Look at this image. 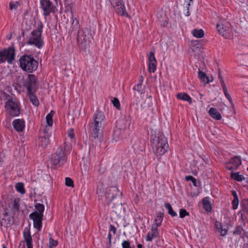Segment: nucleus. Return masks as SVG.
<instances>
[{
  "mask_svg": "<svg viewBox=\"0 0 248 248\" xmlns=\"http://www.w3.org/2000/svg\"><path fill=\"white\" fill-rule=\"evenodd\" d=\"M151 142L154 153L156 155H162L169 148L167 139L163 134L154 128H151Z\"/></svg>",
  "mask_w": 248,
  "mask_h": 248,
  "instance_id": "obj_1",
  "label": "nucleus"
},
{
  "mask_svg": "<svg viewBox=\"0 0 248 248\" xmlns=\"http://www.w3.org/2000/svg\"><path fill=\"white\" fill-rule=\"evenodd\" d=\"M70 151L71 146L66 143L63 146H59L55 153L51 155V164L58 166L63 165L66 162L68 155L70 153Z\"/></svg>",
  "mask_w": 248,
  "mask_h": 248,
  "instance_id": "obj_2",
  "label": "nucleus"
},
{
  "mask_svg": "<svg viewBox=\"0 0 248 248\" xmlns=\"http://www.w3.org/2000/svg\"><path fill=\"white\" fill-rule=\"evenodd\" d=\"M21 68L24 71L32 73L38 67V62L31 55H24L19 59Z\"/></svg>",
  "mask_w": 248,
  "mask_h": 248,
  "instance_id": "obj_3",
  "label": "nucleus"
},
{
  "mask_svg": "<svg viewBox=\"0 0 248 248\" xmlns=\"http://www.w3.org/2000/svg\"><path fill=\"white\" fill-rule=\"evenodd\" d=\"M37 29L33 30L29 39L28 44L33 45L38 48L42 47L44 42L41 37L43 25L41 22L38 21L36 22Z\"/></svg>",
  "mask_w": 248,
  "mask_h": 248,
  "instance_id": "obj_4",
  "label": "nucleus"
},
{
  "mask_svg": "<svg viewBox=\"0 0 248 248\" xmlns=\"http://www.w3.org/2000/svg\"><path fill=\"white\" fill-rule=\"evenodd\" d=\"M35 208L36 210L30 214L29 217L33 221L34 227L38 231H40L42 227V219L45 206L44 204L38 203L35 205Z\"/></svg>",
  "mask_w": 248,
  "mask_h": 248,
  "instance_id": "obj_5",
  "label": "nucleus"
},
{
  "mask_svg": "<svg viewBox=\"0 0 248 248\" xmlns=\"http://www.w3.org/2000/svg\"><path fill=\"white\" fill-rule=\"evenodd\" d=\"M216 28L219 34L225 38H230L233 34L232 27L230 23L226 20L219 21Z\"/></svg>",
  "mask_w": 248,
  "mask_h": 248,
  "instance_id": "obj_6",
  "label": "nucleus"
},
{
  "mask_svg": "<svg viewBox=\"0 0 248 248\" xmlns=\"http://www.w3.org/2000/svg\"><path fill=\"white\" fill-rule=\"evenodd\" d=\"M7 101L5 105L7 111L12 116H16L20 113L19 103L15 99H12L10 96L7 97Z\"/></svg>",
  "mask_w": 248,
  "mask_h": 248,
  "instance_id": "obj_7",
  "label": "nucleus"
},
{
  "mask_svg": "<svg viewBox=\"0 0 248 248\" xmlns=\"http://www.w3.org/2000/svg\"><path fill=\"white\" fill-rule=\"evenodd\" d=\"M15 58V49L13 47H10L0 51V63L7 61L8 63L12 64Z\"/></svg>",
  "mask_w": 248,
  "mask_h": 248,
  "instance_id": "obj_8",
  "label": "nucleus"
},
{
  "mask_svg": "<svg viewBox=\"0 0 248 248\" xmlns=\"http://www.w3.org/2000/svg\"><path fill=\"white\" fill-rule=\"evenodd\" d=\"M111 5L115 8L117 13L121 16H128V15L122 0H109Z\"/></svg>",
  "mask_w": 248,
  "mask_h": 248,
  "instance_id": "obj_9",
  "label": "nucleus"
},
{
  "mask_svg": "<svg viewBox=\"0 0 248 248\" xmlns=\"http://www.w3.org/2000/svg\"><path fill=\"white\" fill-rule=\"evenodd\" d=\"M40 5L43 15L46 17L55 11L56 7L52 5L50 0H40Z\"/></svg>",
  "mask_w": 248,
  "mask_h": 248,
  "instance_id": "obj_10",
  "label": "nucleus"
},
{
  "mask_svg": "<svg viewBox=\"0 0 248 248\" xmlns=\"http://www.w3.org/2000/svg\"><path fill=\"white\" fill-rule=\"evenodd\" d=\"M24 86L28 92H35L38 87L36 77L34 75L29 74Z\"/></svg>",
  "mask_w": 248,
  "mask_h": 248,
  "instance_id": "obj_11",
  "label": "nucleus"
},
{
  "mask_svg": "<svg viewBox=\"0 0 248 248\" xmlns=\"http://www.w3.org/2000/svg\"><path fill=\"white\" fill-rule=\"evenodd\" d=\"M241 164V160L240 158L238 156H235L232 158L229 162L226 165V168L231 170H235Z\"/></svg>",
  "mask_w": 248,
  "mask_h": 248,
  "instance_id": "obj_12",
  "label": "nucleus"
},
{
  "mask_svg": "<svg viewBox=\"0 0 248 248\" xmlns=\"http://www.w3.org/2000/svg\"><path fill=\"white\" fill-rule=\"evenodd\" d=\"M156 65L157 62L154 53L150 52L148 56V71L150 73H154L156 69Z\"/></svg>",
  "mask_w": 248,
  "mask_h": 248,
  "instance_id": "obj_13",
  "label": "nucleus"
},
{
  "mask_svg": "<svg viewBox=\"0 0 248 248\" xmlns=\"http://www.w3.org/2000/svg\"><path fill=\"white\" fill-rule=\"evenodd\" d=\"M118 190L117 188L113 187L107 191L105 198L108 203L111 202L115 198V194L118 192Z\"/></svg>",
  "mask_w": 248,
  "mask_h": 248,
  "instance_id": "obj_14",
  "label": "nucleus"
},
{
  "mask_svg": "<svg viewBox=\"0 0 248 248\" xmlns=\"http://www.w3.org/2000/svg\"><path fill=\"white\" fill-rule=\"evenodd\" d=\"M91 134L94 138L101 137L102 134V128L99 125H92L90 127Z\"/></svg>",
  "mask_w": 248,
  "mask_h": 248,
  "instance_id": "obj_15",
  "label": "nucleus"
},
{
  "mask_svg": "<svg viewBox=\"0 0 248 248\" xmlns=\"http://www.w3.org/2000/svg\"><path fill=\"white\" fill-rule=\"evenodd\" d=\"M94 124H101L105 122V117L102 112L96 111L93 116Z\"/></svg>",
  "mask_w": 248,
  "mask_h": 248,
  "instance_id": "obj_16",
  "label": "nucleus"
},
{
  "mask_svg": "<svg viewBox=\"0 0 248 248\" xmlns=\"http://www.w3.org/2000/svg\"><path fill=\"white\" fill-rule=\"evenodd\" d=\"M158 235V229L151 227V232H149L146 236V240L147 241H151L155 238Z\"/></svg>",
  "mask_w": 248,
  "mask_h": 248,
  "instance_id": "obj_17",
  "label": "nucleus"
},
{
  "mask_svg": "<svg viewBox=\"0 0 248 248\" xmlns=\"http://www.w3.org/2000/svg\"><path fill=\"white\" fill-rule=\"evenodd\" d=\"M52 125H43L40 129L41 131L40 134L47 136L49 138L52 131Z\"/></svg>",
  "mask_w": 248,
  "mask_h": 248,
  "instance_id": "obj_18",
  "label": "nucleus"
},
{
  "mask_svg": "<svg viewBox=\"0 0 248 248\" xmlns=\"http://www.w3.org/2000/svg\"><path fill=\"white\" fill-rule=\"evenodd\" d=\"M38 142L39 146L43 148H46L49 143V139L47 136L40 134L38 139Z\"/></svg>",
  "mask_w": 248,
  "mask_h": 248,
  "instance_id": "obj_19",
  "label": "nucleus"
},
{
  "mask_svg": "<svg viewBox=\"0 0 248 248\" xmlns=\"http://www.w3.org/2000/svg\"><path fill=\"white\" fill-rule=\"evenodd\" d=\"M23 235L26 241L27 248H31V247H33L32 244V238L29 231L27 232L24 231L23 232Z\"/></svg>",
  "mask_w": 248,
  "mask_h": 248,
  "instance_id": "obj_20",
  "label": "nucleus"
},
{
  "mask_svg": "<svg viewBox=\"0 0 248 248\" xmlns=\"http://www.w3.org/2000/svg\"><path fill=\"white\" fill-rule=\"evenodd\" d=\"M208 112L210 115L216 120H219L221 118V115L216 108H210Z\"/></svg>",
  "mask_w": 248,
  "mask_h": 248,
  "instance_id": "obj_21",
  "label": "nucleus"
},
{
  "mask_svg": "<svg viewBox=\"0 0 248 248\" xmlns=\"http://www.w3.org/2000/svg\"><path fill=\"white\" fill-rule=\"evenodd\" d=\"M176 97L180 100L188 102L189 104L192 103L190 96L185 93H179L176 95Z\"/></svg>",
  "mask_w": 248,
  "mask_h": 248,
  "instance_id": "obj_22",
  "label": "nucleus"
},
{
  "mask_svg": "<svg viewBox=\"0 0 248 248\" xmlns=\"http://www.w3.org/2000/svg\"><path fill=\"white\" fill-rule=\"evenodd\" d=\"M163 218V215L162 213H159L156 218L155 219L154 223L153 224L152 227H155L157 229L158 227L160 226L161 224Z\"/></svg>",
  "mask_w": 248,
  "mask_h": 248,
  "instance_id": "obj_23",
  "label": "nucleus"
},
{
  "mask_svg": "<svg viewBox=\"0 0 248 248\" xmlns=\"http://www.w3.org/2000/svg\"><path fill=\"white\" fill-rule=\"evenodd\" d=\"M35 92H28V94L29 98L32 104L35 106H38L39 104V101L36 95L34 94Z\"/></svg>",
  "mask_w": 248,
  "mask_h": 248,
  "instance_id": "obj_24",
  "label": "nucleus"
},
{
  "mask_svg": "<svg viewBox=\"0 0 248 248\" xmlns=\"http://www.w3.org/2000/svg\"><path fill=\"white\" fill-rule=\"evenodd\" d=\"M221 86L222 87L223 91L226 98L228 100L230 104L232 106L233 105V101L229 93L227 87L225 86V84L223 80H221Z\"/></svg>",
  "mask_w": 248,
  "mask_h": 248,
  "instance_id": "obj_25",
  "label": "nucleus"
},
{
  "mask_svg": "<svg viewBox=\"0 0 248 248\" xmlns=\"http://www.w3.org/2000/svg\"><path fill=\"white\" fill-rule=\"evenodd\" d=\"M232 195L233 197V199L232 202V208L234 210L238 208L239 204V200L236 192L235 190L232 191Z\"/></svg>",
  "mask_w": 248,
  "mask_h": 248,
  "instance_id": "obj_26",
  "label": "nucleus"
},
{
  "mask_svg": "<svg viewBox=\"0 0 248 248\" xmlns=\"http://www.w3.org/2000/svg\"><path fill=\"white\" fill-rule=\"evenodd\" d=\"M198 72H199V74H198L199 78L202 82H203L205 83H208L210 82L209 78L206 75V74L202 72V71H201L200 70Z\"/></svg>",
  "mask_w": 248,
  "mask_h": 248,
  "instance_id": "obj_27",
  "label": "nucleus"
},
{
  "mask_svg": "<svg viewBox=\"0 0 248 248\" xmlns=\"http://www.w3.org/2000/svg\"><path fill=\"white\" fill-rule=\"evenodd\" d=\"M193 36L197 38H201L204 36V31L202 29H194L191 31Z\"/></svg>",
  "mask_w": 248,
  "mask_h": 248,
  "instance_id": "obj_28",
  "label": "nucleus"
},
{
  "mask_svg": "<svg viewBox=\"0 0 248 248\" xmlns=\"http://www.w3.org/2000/svg\"><path fill=\"white\" fill-rule=\"evenodd\" d=\"M203 207L207 212H210L212 210V206L207 197L204 198L202 200Z\"/></svg>",
  "mask_w": 248,
  "mask_h": 248,
  "instance_id": "obj_29",
  "label": "nucleus"
},
{
  "mask_svg": "<svg viewBox=\"0 0 248 248\" xmlns=\"http://www.w3.org/2000/svg\"><path fill=\"white\" fill-rule=\"evenodd\" d=\"M232 179L238 182H241L245 180V177L242 175L239 174L237 172H232L231 175Z\"/></svg>",
  "mask_w": 248,
  "mask_h": 248,
  "instance_id": "obj_30",
  "label": "nucleus"
},
{
  "mask_svg": "<svg viewBox=\"0 0 248 248\" xmlns=\"http://www.w3.org/2000/svg\"><path fill=\"white\" fill-rule=\"evenodd\" d=\"M165 206L168 209V212L170 215L172 217H175L177 216V213L173 211L171 205L169 203H165Z\"/></svg>",
  "mask_w": 248,
  "mask_h": 248,
  "instance_id": "obj_31",
  "label": "nucleus"
},
{
  "mask_svg": "<svg viewBox=\"0 0 248 248\" xmlns=\"http://www.w3.org/2000/svg\"><path fill=\"white\" fill-rule=\"evenodd\" d=\"M71 19L72 28H73V30H78L79 28L78 20L76 18H74L73 17Z\"/></svg>",
  "mask_w": 248,
  "mask_h": 248,
  "instance_id": "obj_32",
  "label": "nucleus"
},
{
  "mask_svg": "<svg viewBox=\"0 0 248 248\" xmlns=\"http://www.w3.org/2000/svg\"><path fill=\"white\" fill-rule=\"evenodd\" d=\"M16 190L20 193L23 194L25 193L24 184L22 183H18L16 185Z\"/></svg>",
  "mask_w": 248,
  "mask_h": 248,
  "instance_id": "obj_33",
  "label": "nucleus"
},
{
  "mask_svg": "<svg viewBox=\"0 0 248 248\" xmlns=\"http://www.w3.org/2000/svg\"><path fill=\"white\" fill-rule=\"evenodd\" d=\"M19 6V2L17 1H11L9 4L10 9L11 11L15 12Z\"/></svg>",
  "mask_w": 248,
  "mask_h": 248,
  "instance_id": "obj_34",
  "label": "nucleus"
},
{
  "mask_svg": "<svg viewBox=\"0 0 248 248\" xmlns=\"http://www.w3.org/2000/svg\"><path fill=\"white\" fill-rule=\"evenodd\" d=\"M54 114V111L51 110L50 112L46 116V121L47 124H53L52 117Z\"/></svg>",
  "mask_w": 248,
  "mask_h": 248,
  "instance_id": "obj_35",
  "label": "nucleus"
},
{
  "mask_svg": "<svg viewBox=\"0 0 248 248\" xmlns=\"http://www.w3.org/2000/svg\"><path fill=\"white\" fill-rule=\"evenodd\" d=\"M112 103L114 107H115L117 109H120V101L117 98L114 97L111 100Z\"/></svg>",
  "mask_w": 248,
  "mask_h": 248,
  "instance_id": "obj_36",
  "label": "nucleus"
},
{
  "mask_svg": "<svg viewBox=\"0 0 248 248\" xmlns=\"http://www.w3.org/2000/svg\"><path fill=\"white\" fill-rule=\"evenodd\" d=\"M133 89L134 90L137 91L141 94L144 93V92L143 90H142V84H141V83H138L133 87Z\"/></svg>",
  "mask_w": 248,
  "mask_h": 248,
  "instance_id": "obj_37",
  "label": "nucleus"
},
{
  "mask_svg": "<svg viewBox=\"0 0 248 248\" xmlns=\"http://www.w3.org/2000/svg\"><path fill=\"white\" fill-rule=\"evenodd\" d=\"M13 208L14 209L18 210L19 208V200L14 199L12 202Z\"/></svg>",
  "mask_w": 248,
  "mask_h": 248,
  "instance_id": "obj_38",
  "label": "nucleus"
},
{
  "mask_svg": "<svg viewBox=\"0 0 248 248\" xmlns=\"http://www.w3.org/2000/svg\"><path fill=\"white\" fill-rule=\"evenodd\" d=\"M243 231V228L240 226H238L236 227L233 233L234 235H241Z\"/></svg>",
  "mask_w": 248,
  "mask_h": 248,
  "instance_id": "obj_39",
  "label": "nucleus"
},
{
  "mask_svg": "<svg viewBox=\"0 0 248 248\" xmlns=\"http://www.w3.org/2000/svg\"><path fill=\"white\" fill-rule=\"evenodd\" d=\"M188 215H189V213L185 209H181L180 210L179 216L180 218H184Z\"/></svg>",
  "mask_w": 248,
  "mask_h": 248,
  "instance_id": "obj_40",
  "label": "nucleus"
},
{
  "mask_svg": "<svg viewBox=\"0 0 248 248\" xmlns=\"http://www.w3.org/2000/svg\"><path fill=\"white\" fill-rule=\"evenodd\" d=\"M14 128L18 132H20L25 128V125H13Z\"/></svg>",
  "mask_w": 248,
  "mask_h": 248,
  "instance_id": "obj_41",
  "label": "nucleus"
},
{
  "mask_svg": "<svg viewBox=\"0 0 248 248\" xmlns=\"http://www.w3.org/2000/svg\"><path fill=\"white\" fill-rule=\"evenodd\" d=\"M65 185L68 186H73V181L72 180L68 177L65 178Z\"/></svg>",
  "mask_w": 248,
  "mask_h": 248,
  "instance_id": "obj_42",
  "label": "nucleus"
},
{
  "mask_svg": "<svg viewBox=\"0 0 248 248\" xmlns=\"http://www.w3.org/2000/svg\"><path fill=\"white\" fill-rule=\"evenodd\" d=\"M25 122L23 119H17L13 121L12 124H25Z\"/></svg>",
  "mask_w": 248,
  "mask_h": 248,
  "instance_id": "obj_43",
  "label": "nucleus"
},
{
  "mask_svg": "<svg viewBox=\"0 0 248 248\" xmlns=\"http://www.w3.org/2000/svg\"><path fill=\"white\" fill-rule=\"evenodd\" d=\"M49 247H55L57 246L58 245V242L56 240H53L52 238H50L49 240Z\"/></svg>",
  "mask_w": 248,
  "mask_h": 248,
  "instance_id": "obj_44",
  "label": "nucleus"
},
{
  "mask_svg": "<svg viewBox=\"0 0 248 248\" xmlns=\"http://www.w3.org/2000/svg\"><path fill=\"white\" fill-rule=\"evenodd\" d=\"M68 135L71 139H73L75 137L74 129L73 128H70L68 130Z\"/></svg>",
  "mask_w": 248,
  "mask_h": 248,
  "instance_id": "obj_45",
  "label": "nucleus"
},
{
  "mask_svg": "<svg viewBox=\"0 0 248 248\" xmlns=\"http://www.w3.org/2000/svg\"><path fill=\"white\" fill-rule=\"evenodd\" d=\"M109 232L111 233V232H112V233L114 234L116 233V228L112 225H110L109 226Z\"/></svg>",
  "mask_w": 248,
  "mask_h": 248,
  "instance_id": "obj_46",
  "label": "nucleus"
},
{
  "mask_svg": "<svg viewBox=\"0 0 248 248\" xmlns=\"http://www.w3.org/2000/svg\"><path fill=\"white\" fill-rule=\"evenodd\" d=\"M78 41L79 44H84L86 42V40L85 37H84V38L82 40L81 38V37L80 36H78Z\"/></svg>",
  "mask_w": 248,
  "mask_h": 248,
  "instance_id": "obj_47",
  "label": "nucleus"
},
{
  "mask_svg": "<svg viewBox=\"0 0 248 248\" xmlns=\"http://www.w3.org/2000/svg\"><path fill=\"white\" fill-rule=\"evenodd\" d=\"M219 232L222 236H225L227 233V230L225 229H223L222 227Z\"/></svg>",
  "mask_w": 248,
  "mask_h": 248,
  "instance_id": "obj_48",
  "label": "nucleus"
},
{
  "mask_svg": "<svg viewBox=\"0 0 248 248\" xmlns=\"http://www.w3.org/2000/svg\"><path fill=\"white\" fill-rule=\"evenodd\" d=\"M186 180L187 181H191L194 180L195 181V178L191 175H188L186 176Z\"/></svg>",
  "mask_w": 248,
  "mask_h": 248,
  "instance_id": "obj_49",
  "label": "nucleus"
},
{
  "mask_svg": "<svg viewBox=\"0 0 248 248\" xmlns=\"http://www.w3.org/2000/svg\"><path fill=\"white\" fill-rule=\"evenodd\" d=\"M215 225H216V228L217 229V230H218L219 231L220 230L222 227V225L219 223H218V222H216Z\"/></svg>",
  "mask_w": 248,
  "mask_h": 248,
  "instance_id": "obj_50",
  "label": "nucleus"
},
{
  "mask_svg": "<svg viewBox=\"0 0 248 248\" xmlns=\"http://www.w3.org/2000/svg\"><path fill=\"white\" fill-rule=\"evenodd\" d=\"M143 80H144V77L142 76H140V79H139V82L138 83H141V84H142Z\"/></svg>",
  "mask_w": 248,
  "mask_h": 248,
  "instance_id": "obj_51",
  "label": "nucleus"
},
{
  "mask_svg": "<svg viewBox=\"0 0 248 248\" xmlns=\"http://www.w3.org/2000/svg\"><path fill=\"white\" fill-rule=\"evenodd\" d=\"M186 4V7L187 8V9H188L189 7L191 4L192 2H190L189 1L187 0V2H185Z\"/></svg>",
  "mask_w": 248,
  "mask_h": 248,
  "instance_id": "obj_52",
  "label": "nucleus"
},
{
  "mask_svg": "<svg viewBox=\"0 0 248 248\" xmlns=\"http://www.w3.org/2000/svg\"><path fill=\"white\" fill-rule=\"evenodd\" d=\"M111 233L109 232L108 234V239L109 240V241L110 242V240H111Z\"/></svg>",
  "mask_w": 248,
  "mask_h": 248,
  "instance_id": "obj_53",
  "label": "nucleus"
},
{
  "mask_svg": "<svg viewBox=\"0 0 248 248\" xmlns=\"http://www.w3.org/2000/svg\"><path fill=\"white\" fill-rule=\"evenodd\" d=\"M137 248H142V245L141 244H139L137 245Z\"/></svg>",
  "mask_w": 248,
  "mask_h": 248,
  "instance_id": "obj_54",
  "label": "nucleus"
},
{
  "mask_svg": "<svg viewBox=\"0 0 248 248\" xmlns=\"http://www.w3.org/2000/svg\"><path fill=\"white\" fill-rule=\"evenodd\" d=\"M191 182L193 183L194 185L196 186V179H195V181H194V180H192Z\"/></svg>",
  "mask_w": 248,
  "mask_h": 248,
  "instance_id": "obj_55",
  "label": "nucleus"
},
{
  "mask_svg": "<svg viewBox=\"0 0 248 248\" xmlns=\"http://www.w3.org/2000/svg\"><path fill=\"white\" fill-rule=\"evenodd\" d=\"M191 182L193 183L194 185L196 186V179H195V181H194V180H192Z\"/></svg>",
  "mask_w": 248,
  "mask_h": 248,
  "instance_id": "obj_56",
  "label": "nucleus"
},
{
  "mask_svg": "<svg viewBox=\"0 0 248 248\" xmlns=\"http://www.w3.org/2000/svg\"><path fill=\"white\" fill-rule=\"evenodd\" d=\"M189 14L188 12H187V13L186 16H189Z\"/></svg>",
  "mask_w": 248,
  "mask_h": 248,
  "instance_id": "obj_57",
  "label": "nucleus"
},
{
  "mask_svg": "<svg viewBox=\"0 0 248 248\" xmlns=\"http://www.w3.org/2000/svg\"><path fill=\"white\" fill-rule=\"evenodd\" d=\"M246 212H247V214H248V209L247 210Z\"/></svg>",
  "mask_w": 248,
  "mask_h": 248,
  "instance_id": "obj_58",
  "label": "nucleus"
},
{
  "mask_svg": "<svg viewBox=\"0 0 248 248\" xmlns=\"http://www.w3.org/2000/svg\"><path fill=\"white\" fill-rule=\"evenodd\" d=\"M31 248H32V247H31Z\"/></svg>",
  "mask_w": 248,
  "mask_h": 248,
  "instance_id": "obj_59",
  "label": "nucleus"
}]
</instances>
